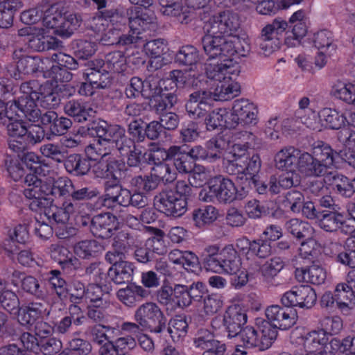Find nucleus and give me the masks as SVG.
<instances>
[{"mask_svg": "<svg viewBox=\"0 0 355 355\" xmlns=\"http://www.w3.org/2000/svg\"><path fill=\"white\" fill-rule=\"evenodd\" d=\"M275 329L267 322H262L261 326L255 328L246 326L236 335L243 348L264 351L270 348L276 340Z\"/></svg>", "mask_w": 355, "mask_h": 355, "instance_id": "1", "label": "nucleus"}, {"mask_svg": "<svg viewBox=\"0 0 355 355\" xmlns=\"http://www.w3.org/2000/svg\"><path fill=\"white\" fill-rule=\"evenodd\" d=\"M131 170L126 166L125 162L121 159H111L106 162H99L94 165L93 172L96 178L107 180L104 188L107 186L129 183Z\"/></svg>", "mask_w": 355, "mask_h": 355, "instance_id": "2", "label": "nucleus"}, {"mask_svg": "<svg viewBox=\"0 0 355 355\" xmlns=\"http://www.w3.org/2000/svg\"><path fill=\"white\" fill-rule=\"evenodd\" d=\"M135 313L144 330L160 334L166 329L167 318L157 303L146 302L139 306Z\"/></svg>", "mask_w": 355, "mask_h": 355, "instance_id": "3", "label": "nucleus"}, {"mask_svg": "<svg viewBox=\"0 0 355 355\" xmlns=\"http://www.w3.org/2000/svg\"><path fill=\"white\" fill-rule=\"evenodd\" d=\"M58 4L55 3L47 8L44 17L45 26L55 30L58 35L69 37L80 26V21L75 14L62 15L58 12Z\"/></svg>", "mask_w": 355, "mask_h": 355, "instance_id": "4", "label": "nucleus"}, {"mask_svg": "<svg viewBox=\"0 0 355 355\" xmlns=\"http://www.w3.org/2000/svg\"><path fill=\"white\" fill-rule=\"evenodd\" d=\"M216 94L207 89H198L191 92L185 103L188 116L193 120L202 121L212 108Z\"/></svg>", "mask_w": 355, "mask_h": 355, "instance_id": "5", "label": "nucleus"}, {"mask_svg": "<svg viewBox=\"0 0 355 355\" xmlns=\"http://www.w3.org/2000/svg\"><path fill=\"white\" fill-rule=\"evenodd\" d=\"M27 186L23 193L31 202L28 205L31 210L37 212L49 205L53 199L47 196V183L43 182L34 174H28L24 178Z\"/></svg>", "mask_w": 355, "mask_h": 355, "instance_id": "6", "label": "nucleus"}, {"mask_svg": "<svg viewBox=\"0 0 355 355\" xmlns=\"http://www.w3.org/2000/svg\"><path fill=\"white\" fill-rule=\"evenodd\" d=\"M205 27L211 30V34L221 35L222 37H233L240 28V21L236 13L225 10L209 18Z\"/></svg>", "mask_w": 355, "mask_h": 355, "instance_id": "7", "label": "nucleus"}, {"mask_svg": "<svg viewBox=\"0 0 355 355\" xmlns=\"http://www.w3.org/2000/svg\"><path fill=\"white\" fill-rule=\"evenodd\" d=\"M155 205L167 216H182L187 210V201L174 191L165 190L155 196Z\"/></svg>", "mask_w": 355, "mask_h": 355, "instance_id": "8", "label": "nucleus"}, {"mask_svg": "<svg viewBox=\"0 0 355 355\" xmlns=\"http://www.w3.org/2000/svg\"><path fill=\"white\" fill-rule=\"evenodd\" d=\"M267 322L275 329L276 337L277 329L286 330L292 327L297 321V311L291 306L282 307L279 305H271L265 310Z\"/></svg>", "mask_w": 355, "mask_h": 355, "instance_id": "9", "label": "nucleus"}, {"mask_svg": "<svg viewBox=\"0 0 355 355\" xmlns=\"http://www.w3.org/2000/svg\"><path fill=\"white\" fill-rule=\"evenodd\" d=\"M317 300L315 290L308 285L293 286L286 292L281 298L284 306H299L300 308H311Z\"/></svg>", "mask_w": 355, "mask_h": 355, "instance_id": "10", "label": "nucleus"}, {"mask_svg": "<svg viewBox=\"0 0 355 355\" xmlns=\"http://www.w3.org/2000/svg\"><path fill=\"white\" fill-rule=\"evenodd\" d=\"M239 66L234 58L218 60L216 63H207L205 72L207 77L220 83H228L233 76H238Z\"/></svg>", "mask_w": 355, "mask_h": 355, "instance_id": "11", "label": "nucleus"}, {"mask_svg": "<svg viewBox=\"0 0 355 355\" xmlns=\"http://www.w3.org/2000/svg\"><path fill=\"white\" fill-rule=\"evenodd\" d=\"M257 113V107L248 99H237L234 101L229 119L234 123V128L239 124L243 126L254 125L258 121Z\"/></svg>", "mask_w": 355, "mask_h": 355, "instance_id": "12", "label": "nucleus"}, {"mask_svg": "<svg viewBox=\"0 0 355 355\" xmlns=\"http://www.w3.org/2000/svg\"><path fill=\"white\" fill-rule=\"evenodd\" d=\"M200 77V75H191L181 70H173L169 73V78L162 80L159 83L160 93L173 92L175 94L178 87H198V83L201 81Z\"/></svg>", "mask_w": 355, "mask_h": 355, "instance_id": "13", "label": "nucleus"}, {"mask_svg": "<svg viewBox=\"0 0 355 355\" xmlns=\"http://www.w3.org/2000/svg\"><path fill=\"white\" fill-rule=\"evenodd\" d=\"M347 215L343 209L334 211H321L317 220L319 227L323 230L329 232H336L340 230L342 232H352L354 225L347 224Z\"/></svg>", "mask_w": 355, "mask_h": 355, "instance_id": "14", "label": "nucleus"}, {"mask_svg": "<svg viewBox=\"0 0 355 355\" xmlns=\"http://www.w3.org/2000/svg\"><path fill=\"white\" fill-rule=\"evenodd\" d=\"M161 12L163 15L177 18L181 24H187L193 17V10L199 8L192 7L187 0H159Z\"/></svg>", "mask_w": 355, "mask_h": 355, "instance_id": "15", "label": "nucleus"}, {"mask_svg": "<svg viewBox=\"0 0 355 355\" xmlns=\"http://www.w3.org/2000/svg\"><path fill=\"white\" fill-rule=\"evenodd\" d=\"M211 264V271L228 275L235 273L241 267V258L232 245L225 247L220 251L219 259H216Z\"/></svg>", "mask_w": 355, "mask_h": 355, "instance_id": "16", "label": "nucleus"}, {"mask_svg": "<svg viewBox=\"0 0 355 355\" xmlns=\"http://www.w3.org/2000/svg\"><path fill=\"white\" fill-rule=\"evenodd\" d=\"M206 34L202 37L201 42L205 54L209 60L225 59L227 58L226 49L227 38L221 35L211 34V30L205 27Z\"/></svg>", "mask_w": 355, "mask_h": 355, "instance_id": "17", "label": "nucleus"}, {"mask_svg": "<svg viewBox=\"0 0 355 355\" xmlns=\"http://www.w3.org/2000/svg\"><path fill=\"white\" fill-rule=\"evenodd\" d=\"M247 322V315L239 306L228 307L223 315V325L229 338H234Z\"/></svg>", "mask_w": 355, "mask_h": 355, "instance_id": "18", "label": "nucleus"}, {"mask_svg": "<svg viewBox=\"0 0 355 355\" xmlns=\"http://www.w3.org/2000/svg\"><path fill=\"white\" fill-rule=\"evenodd\" d=\"M213 181L219 203L227 205L243 198V195L238 191L234 182L230 178L217 175L213 178Z\"/></svg>", "mask_w": 355, "mask_h": 355, "instance_id": "19", "label": "nucleus"}, {"mask_svg": "<svg viewBox=\"0 0 355 355\" xmlns=\"http://www.w3.org/2000/svg\"><path fill=\"white\" fill-rule=\"evenodd\" d=\"M115 222L116 217L110 213L96 215L91 221V232L96 237L108 239L116 229Z\"/></svg>", "mask_w": 355, "mask_h": 355, "instance_id": "20", "label": "nucleus"}, {"mask_svg": "<svg viewBox=\"0 0 355 355\" xmlns=\"http://www.w3.org/2000/svg\"><path fill=\"white\" fill-rule=\"evenodd\" d=\"M292 31L285 38V44L288 47L295 46L300 44V40L306 34V17L302 10L296 11L289 19Z\"/></svg>", "mask_w": 355, "mask_h": 355, "instance_id": "21", "label": "nucleus"}, {"mask_svg": "<svg viewBox=\"0 0 355 355\" xmlns=\"http://www.w3.org/2000/svg\"><path fill=\"white\" fill-rule=\"evenodd\" d=\"M50 311L42 302H32L21 307L18 314V321L24 326L32 325L40 319L49 316Z\"/></svg>", "mask_w": 355, "mask_h": 355, "instance_id": "22", "label": "nucleus"}, {"mask_svg": "<svg viewBox=\"0 0 355 355\" xmlns=\"http://www.w3.org/2000/svg\"><path fill=\"white\" fill-rule=\"evenodd\" d=\"M298 172L305 177L326 176L327 170L309 153L301 152L297 162Z\"/></svg>", "mask_w": 355, "mask_h": 355, "instance_id": "23", "label": "nucleus"}, {"mask_svg": "<svg viewBox=\"0 0 355 355\" xmlns=\"http://www.w3.org/2000/svg\"><path fill=\"white\" fill-rule=\"evenodd\" d=\"M297 340L299 344L302 345L304 351L306 353V355H315L327 344L329 337L318 329L311 331L304 336L297 338Z\"/></svg>", "mask_w": 355, "mask_h": 355, "instance_id": "24", "label": "nucleus"}, {"mask_svg": "<svg viewBox=\"0 0 355 355\" xmlns=\"http://www.w3.org/2000/svg\"><path fill=\"white\" fill-rule=\"evenodd\" d=\"M27 96H19L11 103L12 112L15 114L19 111L27 120L32 123H37L39 119L37 116H40L39 114L41 112L36 104L37 98Z\"/></svg>", "mask_w": 355, "mask_h": 355, "instance_id": "25", "label": "nucleus"}, {"mask_svg": "<svg viewBox=\"0 0 355 355\" xmlns=\"http://www.w3.org/2000/svg\"><path fill=\"white\" fill-rule=\"evenodd\" d=\"M64 111L67 115L79 123L89 120L95 112L91 105L82 99L69 100L65 103Z\"/></svg>", "mask_w": 355, "mask_h": 355, "instance_id": "26", "label": "nucleus"}, {"mask_svg": "<svg viewBox=\"0 0 355 355\" xmlns=\"http://www.w3.org/2000/svg\"><path fill=\"white\" fill-rule=\"evenodd\" d=\"M295 275L298 282H305L315 285L323 284L327 278L325 269L315 263L309 266L296 268Z\"/></svg>", "mask_w": 355, "mask_h": 355, "instance_id": "27", "label": "nucleus"}, {"mask_svg": "<svg viewBox=\"0 0 355 355\" xmlns=\"http://www.w3.org/2000/svg\"><path fill=\"white\" fill-rule=\"evenodd\" d=\"M149 292L141 286L135 284H129L124 288H120L116 292L117 299L128 307H134L137 303L147 297Z\"/></svg>", "mask_w": 355, "mask_h": 355, "instance_id": "28", "label": "nucleus"}, {"mask_svg": "<svg viewBox=\"0 0 355 355\" xmlns=\"http://www.w3.org/2000/svg\"><path fill=\"white\" fill-rule=\"evenodd\" d=\"M63 164L68 173L76 177L87 175L91 169V159L79 153L67 155Z\"/></svg>", "mask_w": 355, "mask_h": 355, "instance_id": "29", "label": "nucleus"}, {"mask_svg": "<svg viewBox=\"0 0 355 355\" xmlns=\"http://www.w3.org/2000/svg\"><path fill=\"white\" fill-rule=\"evenodd\" d=\"M301 150L293 146L282 148L275 155V166L281 171L295 170Z\"/></svg>", "mask_w": 355, "mask_h": 355, "instance_id": "30", "label": "nucleus"}, {"mask_svg": "<svg viewBox=\"0 0 355 355\" xmlns=\"http://www.w3.org/2000/svg\"><path fill=\"white\" fill-rule=\"evenodd\" d=\"M277 178L275 175L270 177V189L271 194L280 193L281 189H288L297 187L301 182V177L296 170L286 171Z\"/></svg>", "mask_w": 355, "mask_h": 355, "instance_id": "31", "label": "nucleus"}, {"mask_svg": "<svg viewBox=\"0 0 355 355\" xmlns=\"http://www.w3.org/2000/svg\"><path fill=\"white\" fill-rule=\"evenodd\" d=\"M134 271L133 263L121 261L108 269L107 271V278L116 284L130 283L132 281Z\"/></svg>", "mask_w": 355, "mask_h": 355, "instance_id": "32", "label": "nucleus"}, {"mask_svg": "<svg viewBox=\"0 0 355 355\" xmlns=\"http://www.w3.org/2000/svg\"><path fill=\"white\" fill-rule=\"evenodd\" d=\"M336 307L343 313L349 314L355 306V291L346 283L338 284L335 291Z\"/></svg>", "mask_w": 355, "mask_h": 355, "instance_id": "33", "label": "nucleus"}, {"mask_svg": "<svg viewBox=\"0 0 355 355\" xmlns=\"http://www.w3.org/2000/svg\"><path fill=\"white\" fill-rule=\"evenodd\" d=\"M269 28L267 25L263 27L255 42L259 48V53L265 56L270 55L279 48V41Z\"/></svg>", "mask_w": 355, "mask_h": 355, "instance_id": "34", "label": "nucleus"}, {"mask_svg": "<svg viewBox=\"0 0 355 355\" xmlns=\"http://www.w3.org/2000/svg\"><path fill=\"white\" fill-rule=\"evenodd\" d=\"M318 116L325 128L331 130H339L344 127L347 122L345 114L336 109L324 107L318 112Z\"/></svg>", "mask_w": 355, "mask_h": 355, "instance_id": "35", "label": "nucleus"}, {"mask_svg": "<svg viewBox=\"0 0 355 355\" xmlns=\"http://www.w3.org/2000/svg\"><path fill=\"white\" fill-rule=\"evenodd\" d=\"M324 181L331 185L336 193L346 198L352 196V179L335 171L328 173L324 178Z\"/></svg>", "mask_w": 355, "mask_h": 355, "instance_id": "36", "label": "nucleus"}, {"mask_svg": "<svg viewBox=\"0 0 355 355\" xmlns=\"http://www.w3.org/2000/svg\"><path fill=\"white\" fill-rule=\"evenodd\" d=\"M228 115L229 113L225 108L210 110L209 114L202 121H204L207 130L209 131L222 127L234 128V123H232L231 120H227V118H230Z\"/></svg>", "mask_w": 355, "mask_h": 355, "instance_id": "37", "label": "nucleus"}, {"mask_svg": "<svg viewBox=\"0 0 355 355\" xmlns=\"http://www.w3.org/2000/svg\"><path fill=\"white\" fill-rule=\"evenodd\" d=\"M119 126V125L116 124H108V123L104 120L98 119L93 121L89 124L88 130L92 135L98 137L100 143L101 141L110 142Z\"/></svg>", "mask_w": 355, "mask_h": 355, "instance_id": "38", "label": "nucleus"}, {"mask_svg": "<svg viewBox=\"0 0 355 355\" xmlns=\"http://www.w3.org/2000/svg\"><path fill=\"white\" fill-rule=\"evenodd\" d=\"M171 160L176 171L182 174L191 173L194 168V160L189 155L183 146H176Z\"/></svg>", "mask_w": 355, "mask_h": 355, "instance_id": "39", "label": "nucleus"}, {"mask_svg": "<svg viewBox=\"0 0 355 355\" xmlns=\"http://www.w3.org/2000/svg\"><path fill=\"white\" fill-rule=\"evenodd\" d=\"M112 185L105 187V202L116 203L123 207L130 206V191L122 187L121 184H116V186Z\"/></svg>", "mask_w": 355, "mask_h": 355, "instance_id": "40", "label": "nucleus"}, {"mask_svg": "<svg viewBox=\"0 0 355 355\" xmlns=\"http://www.w3.org/2000/svg\"><path fill=\"white\" fill-rule=\"evenodd\" d=\"M191 320V317L185 315H175L170 320L167 331L174 342H179L186 336Z\"/></svg>", "mask_w": 355, "mask_h": 355, "instance_id": "41", "label": "nucleus"}, {"mask_svg": "<svg viewBox=\"0 0 355 355\" xmlns=\"http://www.w3.org/2000/svg\"><path fill=\"white\" fill-rule=\"evenodd\" d=\"M22 6V2L19 0L0 1V28L10 27L13 22L15 12Z\"/></svg>", "mask_w": 355, "mask_h": 355, "instance_id": "42", "label": "nucleus"}, {"mask_svg": "<svg viewBox=\"0 0 355 355\" xmlns=\"http://www.w3.org/2000/svg\"><path fill=\"white\" fill-rule=\"evenodd\" d=\"M175 60L180 65L189 67L192 71L200 61L199 51L192 45L182 46L177 52Z\"/></svg>", "mask_w": 355, "mask_h": 355, "instance_id": "43", "label": "nucleus"}, {"mask_svg": "<svg viewBox=\"0 0 355 355\" xmlns=\"http://www.w3.org/2000/svg\"><path fill=\"white\" fill-rule=\"evenodd\" d=\"M103 65L111 73H121L127 68V59L123 51H114L107 53Z\"/></svg>", "mask_w": 355, "mask_h": 355, "instance_id": "44", "label": "nucleus"}, {"mask_svg": "<svg viewBox=\"0 0 355 355\" xmlns=\"http://www.w3.org/2000/svg\"><path fill=\"white\" fill-rule=\"evenodd\" d=\"M285 230L298 240L306 239L311 235V226L305 221L298 218L287 220L284 225Z\"/></svg>", "mask_w": 355, "mask_h": 355, "instance_id": "45", "label": "nucleus"}, {"mask_svg": "<svg viewBox=\"0 0 355 355\" xmlns=\"http://www.w3.org/2000/svg\"><path fill=\"white\" fill-rule=\"evenodd\" d=\"M74 253L82 259L96 257L103 250V246L96 240H84L75 244Z\"/></svg>", "mask_w": 355, "mask_h": 355, "instance_id": "46", "label": "nucleus"}, {"mask_svg": "<svg viewBox=\"0 0 355 355\" xmlns=\"http://www.w3.org/2000/svg\"><path fill=\"white\" fill-rule=\"evenodd\" d=\"M331 95L349 105H355V83H337L332 87Z\"/></svg>", "mask_w": 355, "mask_h": 355, "instance_id": "47", "label": "nucleus"}, {"mask_svg": "<svg viewBox=\"0 0 355 355\" xmlns=\"http://www.w3.org/2000/svg\"><path fill=\"white\" fill-rule=\"evenodd\" d=\"M226 48L225 51L227 58H233L234 55L246 56L250 50L248 43L236 35L227 39Z\"/></svg>", "mask_w": 355, "mask_h": 355, "instance_id": "48", "label": "nucleus"}, {"mask_svg": "<svg viewBox=\"0 0 355 355\" xmlns=\"http://www.w3.org/2000/svg\"><path fill=\"white\" fill-rule=\"evenodd\" d=\"M44 60L38 56H23L17 62V69L19 73L24 75L32 74L37 71H44Z\"/></svg>", "mask_w": 355, "mask_h": 355, "instance_id": "49", "label": "nucleus"}, {"mask_svg": "<svg viewBox=\"0 0 355 355\" xmlns=\"http://www.w3.org/2000/svg\"><path fill=\"white\" fill-rule=\"evenodd\" d=\"M217 217L218 211L211 205L194 209L192 213V219L198 227H202L205 225L213 223L217 219Z\"/></svg>", "mask_w": 355, "mask_h": 355, "instance_id": "50", "label": "nucleus"}, {"mask_svg": "<svg viewBox=\"0 0 355 355\" xmlns=\"http://www.w3.org/2000/svg\"><path fill=\"white\" fill-rule=\"evenodd\" d=\"M51 257L57 261L62 268L68 267L70 265L74 266L78 262L69 249L58 243L51 244L49 248Z\"/></svg>", "mask_w": 355, "mask_h": 355, "instance_id": "51", "label": "nucleus"}, {"mask_svg": "<svg viewBox=\"0 0 355 355\" xmlns=\"http://www.w3.org/2000/svg\"><path fill=\"white\" fill-rule=\"evenodd\" d=\"M241 243H245L248 245V252L259 259H266L272 253L270 242L263 238H259L250 241L248 239H244Z\"/></svg>", "mask_w": 355, "mask_h": 355, "instance_id": "52", "label": "nucleus"}, {"mask_svg": "<svg viewBox=\"0 0 355 355\" xmlns=\"http://www.w3.org/2000/svg\"><path fill=\"white\" fill-rule=\"evenodd\" d=\"M87 82L91 83L96 89H105L110 87L111 80L105 69L89 68L84 73Z\"/></svg>", "mask_w": 355, "mask_h": 355, "instance_id": "53", "label": "nucleus"}, {"mask_svg": "<svg viewBox=\"0 0 355 355\" xmlns=\"http://www.w3.org/2000/svg\"><path fill=\"white\" fill-rule=\"evenodd\" d=\"M319 162L328 170L334 162V153L333 149L327 144L318 142L312 149L311 153Z\"/></svg>", "mask_w": 355, "mask_h": 355, "instance_id": "54", "label": "nucleus"}, {"mask_svg": "<svg viewBox=\"0 0 355 355\" xmlns=\"http://www.w3.org/2000/svg\"><path fill=\"white\" fill-rule=\"evenodd\" d=\"M48 281L51 288L55 292L56 295L60 300L67 298L69 293L67 282L60 270H50Z\"/></svg>", "mask_w": 355, "mask_h": 355, "instance_id": "55", "label": "nucleus"}, {"mask_svg": "<svg viewBox=\"0 0 355 355\" xmlns=\"http://www.w3.org/2000/svg\"><path fill=\"white\" fill-rule=\"evenodd\" d=\"M101 284H89L86 288L85 298L96 307L105 309L109 305L106 295L103 293Z\"/></svg>", "mask_w": 355, "mask_h": 355, "instance_id": "56", "label": "nucleus"}, {"mask_svg": "<svg viewBox=\"0 0 355 355\" xmlns=\"http://www.w3.org/2000/svg\"><path fill=\"white\" fill-rule=\"evenodd\" d=\"M41 154L57 164H63L67 157V151L60 144L47 143L40 148Z\"/></svg>", "mask_w": 355, "mask_h": 355, "instance_id": "57", "label": "nucleus"}, {"mask_svg": "<svg viewBox=\"0 0 355 355\" xmlns=\"http://www.w3.org/2000/svg\"><path fill=\"white\" fill-rule=\"evenodd\" d=\"M130 31L133 34L139 35L142 31L150 29L153 23V17L147 13L137 11L136 16L128 18Z\"/></svg>", "mask_w": 355, "mask_h": 355, "instance_id": "58", "label": "nucleus"}, {"mask_svg": "<svg viewBox=\"0 0 355 355\" xmlns=\"http://www.w3.org/2000/svg\"><path fill=\"white\" fill-rule=\"evenodd\" d=\"M129 184L137 190L148 193L156 189L159 184L151 173L146 175H136L130 178Z\"/></svg>", "mask_w": 355, "mask_h": 355, "instance_id": "59", "label": "nucleus"}, {"mask_svg": "<svg viewBox=\"0 0 355 355\" xmlns=\"http://www.w3.org/2000/svg\"><path fill=\"white\" fill-rule=\"evenodd\" d=\"M2 167L14 181H18L24 175V169L21 161L15 156L6 155L3 160Z\"/></svg>", "mask_w": 355, "mask_h": 355, "instance_id": "60", "label": "nucleus"}, {"mask_svg": "<svg viewBox=\"0 0 355 355\" xmlns=\"http://www.w3.org/2000/svg\"><path fill=\"white\" fill-rule=\"evenodd\" d=\"M114 144V147L121 155H127L133 148V140L125 135V130L123 127L119 126L114 136L110 141Z\"/></svg>", "mask_w": 355, "mask_h": 355, "instance_id": "61", "label": "nucleus"}, {"mask_svg": "<svg viewBox=\"0 0 355 355\" xmlns=\"http://www.w3.org/2000/svg\"><path fill=\"white\" fill-rule=\"evenodd\" d=\"M73 189L72 182L67 178H60L53 181L52 185L47 184V196L57 197L69 195Z\"/></svg>", "mask_w": 355, "mask_h": 355, "instance_id": "62", "label": "nucleus"}, {"mask_svg": "<svg viewBox=\"0 0 355 355\" xmlns=\"http://www.w3.org/2000/svg\"><path fill=\"white\" fill-rule=\"evenodd\" d=\"M17 116H20L18 113L12 114L10 116V119L2 125L6 126L8 135L11 137L23 138L27 132V123L21 119H18Z\"/></svg>", "mask_w": 355, "mask_h": 355, "instance_id": "63", "label": "nucleus"}, {"mask_svg": "<svg viewBox=\"0 0 355 355\" xmlns=\"http://www.w3.org/2000/svg\"><path fill=\"white\" fill-rule=\"evenodd\" d=\"M152 168L150 173L159 182H173L177 177L176 172L166 163H156Z\"/></svg>", "mask_w": 355, "mask_h": 355, "instance_id": "64", "label": "nucleus"}]
</instances>
